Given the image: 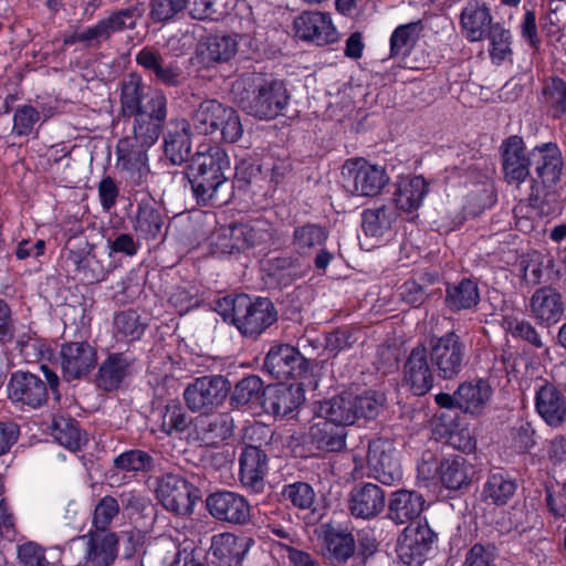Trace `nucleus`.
<instances>
[{
    "label": "nucleus",
    "instance_id": "nucleus-47",
    "mask_svg": "<svg viewBox=\"0 0 566 566\" xmlns=\"http://www.w3.org/2000/svg\"><path fill=\"white\" fill-rule=\"evenodd\" d=\"M266 387L259 376L251 375L239 380L231 395V405L241 407L245 405L261 403L264 399Z\"/></svg>",
    "mask_w": 566,
    "mask_h": 566
},
{
    "label": "nucleus",
    "instance_id": "nucleus-18",
    "mask_svg": "<svg viewBox=\"0 0 566 566\" xmlns=\"http://www.w3.org/2000/svg\"><path fill=\"white\" fill-rule=\"evenodd\" d=\"M305 358L289 344L273 345L268 352L263 370L276 379H289L301 376L305 370Z\"/></svg>",
    "mask_w": 566,
    "mask_h": 566
},
{
    "label": "nucleus",
    "instance_id": "nucleus-43",
    "mask_svg": "<svg viewBox=\"0 0 566 566\" xmlns=\"http://www.w3.org/2000/svg\"><path fill=\"white\" fill-rule=\"evenodd\" d=\"M399 212L392 203L382 205L363 212V229L367 235L380 237L397 221Z\"/></svg>",
    "mask_w": 566,
    "mask_h": 566
},
{
    "label": "nucleus",
    "instance_id": "nucleus-1",
    "mask_svg": "<svg viewBox=\"0 0 566 566\" xmlns=\"http://www.w3.org/2000/svg\"><path fill=\"white\" fill-rule=\"evenodd\" d=\"M502 171L510 185L521 186L530 178L526 200L539 216H557L562 211L558 184L563 157L554 143H545L526 150L517 135L505 138L500 146Z\"/></svg>",
    "mask_w": 566,
    "mask_h": 566
},
{
    "label": "nucleus",
    "instance_id": "nucleus-51",
    "mask_svg": "<svg viewBox=\"0 0 566 566\" xmlns=\"http://www.w3.org/2000/svg\"><path fill=\"white\" fill-rule=\"evenodd\" d=\"M69 260L74 264L78 274L82 275L83 281L95 283L106 279L107 272L95 254L87 253L82 255L71 252Z\"/></svg>",
    "mask_w": 566,
    "mask_h": 566
},
{
    "label": "nucleus",
    "instance_id": "nucleus-25",
    "mask_svg": "<svg viewBox=\"0 0 566 566\" xmlns=\"http://www.w3.org/2000/svg\"><path fill=\"white\" fill-rule=\"evenodd\" d=\"M385 505V492L377 484L370 482L359 483L349 493L348 509L356 518H374L384 511Z\"/></svg>",
    "mask_w": 566,
    "mask_h": 566
},
{
    "label": "nucleus",
    "instance_id": "nucleus-26",
    "mask_svg": "<svg viewBox=\"0 0 566 566\" xmlns=\"http://www.w3.org/2000/svg\"><path fill=\"white\" fill-rule=\"evenodd\" d=\"M164 154L172 165H182L189 159L192 142L191 125L185 118L171 119L164 133Z\"/></svg>",
    "mask_w": 566,
    "mask_h": 566
},
{
    "label": "nucleus",
    "instance_id": "nucleus-59",
    "mask_svg": "<svg viewBox=\"0 0 566 566\" xmlns=\"http://www.w3.org/2000/svg\"><path fill=\"white\" fill-rule=\"evenodd\" d=\"M486 39L490 40V55L493 61L501 63L512 53L510 31L500 23H495Z\"/></svg>",
    "mask_w": 566,
    "mask_h": 566
},
{
    "label": "nucleus",
    "instance_id": "nucleus-23",
    "mask_svg": "<svg viewBox=\"0 0 566 566\" xmlns=\"http://www.w3.org/2000/svg\"><path fill=\"white\" fill-rule=\"evenodd\" d=\"M327 237V232L316 224L308 223L294 230L295 250L302 255H310L316 251L314 264L318 271H325L334 258L333 253L323 248Z\"/></svg>",
    "mask_w": 566,
    "mask_h": 566
},
{
    "label": "nucleus",
    "instance_id": "nucleus-8",
    "mask_svg": "<svg viewBox=\"0 0 566 566\" xmlns=\"http://www.w3.org/2000/svg\"><path fill=\"white\" fill-rule=\"evenodd\" d=\"M428 352L432 367L442 379L455 378L465 365L467 348L461 337L448 332L440 337H432Z\"/></svg>",
    "mask_w": 566,
    "mask_h": 566
},
{
    "label": "nucleus",
    "instance_id": "nucleus-2",
    "mask_svg": "<svg viewBox=\"0 0 566 566\" xmlns=\"http://www.w3.org/2000/svg\"><path fill=\"white\" fill-rule=\"evenodd\" d=\"M230 170L229 156L220 146H201L189 159L186 176L200 205L222 206L231 197L226 177Z\"/></svg>",
    "mask_w": 566,
    "mask_h": 566
},
{
    "label": "nucleus",
    "instance_id": "nucleus-61",
    "mask_svg": "<svg viewBox=\"0 0 566 566\" xmlns=\"http://www.w3.org/2000/svg\"><path fill=\"white\" fill-rule=\"evenodd\" d=\"M112 34L113 33L109 29V25L104 18L101 19L96 24L75 33L72 38V42H83L87 46H97L102 42L108 40Z\"/></svg>",
    "mask_w": 566,
    "mask_h": 566
},
{
    "label": "nucleus",
    "instance_id": "nucleus-9",
    "mask_svg": "<svg viewBox=\"0 0 566 566\" xmlns=\"http://www.w3.org/2000/svg\"><path fill=\"white\" fill-rule=\"evenodd\" d=\"M230 391L229 380L221 375L196 378L185 391L184 399L192 412L208 415L222 406Z\"/></svg>",
    "mask_w": 566,
    "mask_h": 566
},
{
    "label": "nucleus",
    "instance_id": "nucleus-24",
    "mask_svg": "<svg viewBox=\"0 0 566 566\" xmlns=\"http://www.w3.org/2000/svg\"><path fill=\"white\" fill-rule=\"evenodd\" d=\"M436 534L426 524H410L403 531L399 541V556L405 564L421 565L426 554L430 551Z\"/></svg>",
    "mask_w": 566,
    "mask_h": 566
},
{
    "label": "nucleus",
    "instance_id": "nucleus-17",
    "mask_svg": "<svg viewBox=\"0 0 566 566\" xmlns=\"http://www.w3.org/2000/svg\"><path fill=\"white\" fill-rule=\"evenodd\" d=\"M323 556L333 566L345 565L356 552L354 535L345 527L324 523L319 527Z\"/></svg>",
    "mask_w": 566,
    "mask_h": 566
},
{
    "label": "nucleus",
    "instance_id": "nucleus-20",
    "mask_svg": "<svg viewBox=\"0 0 566 566\" xmlns=\"http://www.w3.org/2000/svg\"><path fill=\"white\" fill-rule=\"evenodd\" d=\"M207 509L217 520L243 525L250 521V504L240 494L221 491L207 497Z\"/></svg>",
    "mask_w": 566,
    "mask_h": 566
},
{
    "label": "nucleus",
    "instance_id": "nucleus-16",
    "mask_svg": "<svg viewBox=\"0 0 566 566\" xmlns=\"http://www.w3.org/2000/svg\"><path fill=\"white\" fill-rule=\"evenodd\" d=\"M73 542H80L83 545V558L92 566H109L117 558L119 541L114 532L90 530Z\"/></svg>",
    "mask_w": 566,
    "mask_h": 566
},
{
    "label": "nucleus",
    "instance_id": "nucleus-46",
    "mask_svg": "<svg viewBox=\"0 0 566 566\" xmlns=\"http://www.w3.org/2000/svg\"><path fill=\"white\" fill-rule=\"evenodd\" d=\"M146 86L142 77L135 73L129 74L122 83L120 93V108L124 116H132L133 114L145 111L142 105L145 98Z\"/></svg>",
    "mask_w": 566,
    "mask_h": 566
},
{
    "label": "nucleus",
    "instance_id": "nucleus-3",
    "mask_svg": "<svg viewBox=\"0 0 566 566\" xmlns=\"http://www.w3.org/2000/svg\"><path fill=\"white\" fill-rule=\"evenodd\" d=\"M240 107L259 119H272L286 107L290 95L283 82L266 80L260 73L242 74L232 85Z\"/></svg>",
    "mask_w": 566,
    "mask_h": 566
},
{
    "label": "nucleus",
    "instance_id": "nucleus-33",
    "mask_svg": "<svg viewBox=\"0 0 566 566\" xmlns=\"http://www.w3.org/2000/svg\"><path fill=\"white\" fill-rule=\"evenodd\" d=\"M301 388L277 384L268 386L262 408L266 413L275 418H284L291 415L301 403Z\"/></svg>",
    "mask_w": 566,
    "mask_h": 566
},
{
    "label": "nucleus",
    "instance_id": "nucleus-11",
    "mask_svg": "<svg viewBox=\"0 0 566 566\" xmlns=\"http://www.w3.org/2000/svg\"><path fill=\"white\" fill-rule=\"evenodd\" d=\"M133 135L128 136L144 145L153 146L160 136L167 117V97L161 91H155L145 105V111L133 114Z\"/></svg>",
    "mask_w": 566,
    "mask_h": 566
},
{
    "label": "nucleus",
    "instance_id": "nucleus-50",
    "mask_svg": "<svg viewBox=\"0 0 566 566\" xmlns=\"http://www.w3.org/2000/svg\"><path fill=\"white\" fill-rule=\"evenodd\" d=\"M516 483L514 480L501 474H492L483 489V496L495 505H505L514 495Z\"/></svg>",
    "mask_w": 566,
    "mask_h": 566
},
{
    "label": "nucleus",
    "instance_id": "nucleus-6",
    "mask_svg": "<svg viewBox=\"0 0 566 566\" xmlns=\"http://www.w3.org/2000/svg\"><path fill=\"white\" fill-rule=\"evenodd\" d=\"M41 369L45 376L46 382L31 373L15 371L11 375L8 382V397L13 403L38 409L48 401V388L51 389L55 399H60L59 376L45 365H42Z\"/></svg>",
    "mask_w": 566,
    "mask_h": 566
},
{
    "label": "nucleus",
    "instance_id": "nucleus-60",
    "mask_svg": "<svg viewBox=\"0 0 566 566\" xmlns=\"http://www.w3.org/2000/svg\"><path fill=\"white\" fill-rule=\"evenodd\" d=\"M39 120L40 113L36 108L31 105L19 106L13 115L12 133L17 136H28Z\"/></svg>",
    "mask_w": 566,
    "mask_h": 566
},
{
    "label": "nucleus",
    "instance_id": "nucleus-38",
    "mask_svg": "<svg viewBox=\"0 0 566 566\" xmlns=\"http://www.w3.org/2000/svg\"><path fill=\"white\" fill-rule=\"evenodd\" d=\"M347 430L325 418L310 428V443L323 452H338L346 446Z\"/></svg>",
    "mask_w": 566,
    "mask_h": 566
},
{
    "label": "nucleus",
    "instance_id": "nucleus-56",
    "mask_svg": "<svg viewBox=\"0 0 566 566\" xmlns=\"http://www.w3.org/2000/svg\"><path fill=\"white\" fill-rule=\"evenodd\" d=\"M503 326L514 338L527 342L535 348L544 347V343L539 334L528 321L507 316L503 319Z\"/></svg>",
    "mask_w": 566,
    "mask_h": 566
},
{
    "label": "nucleus",
    "instance_id": "nucleus-29",
    "mask_svg": "<svg viewBox=\"0 0 566 566\" xmlns=\"http://www.w3.org/2000/svg\"><path fill=\"white\" fill-rule=\"evenodd\" d=\"M239 465L243 486L254 492L262 491L269 470L266 453L262 449L245 447L241 452Z\"/></svg>",
    "mask_w": 566,
    "mask_h": 566
},
{
    "label": "nucleus",
    "instance_id": "nucleus-39",
    "mask_svg": "<svg viewBox=\"0 0 566 566\" xmlns=\"http://www.w3.org/2000/svg\"><path fill=\"white\" fill-rule=\"evenodd\" d=\"M492 396L488 381H464L458 388V409L471 415H481Z\"/></svg>",
    "mask_w": 566,
    "mask_h": 566
},
{
    "label": "nucleus",
    "instance_id": "nucleus-32",
    "mask_svg": "<svg viewBox=\"0 0 566 566\" xmlns=\"http://www.w3.org/2000/svg\"><path fill=\"white\" fill-rule=\"evenodd\" d=\"M423 496L410 490H398L391 493L388 501L387 516L395 524H406L418 518L424 509Z\"/></svg>",
    "mask_w": 566,
    "mask_h": 566
},
{
    "label": "nucleus",
    "instance_id": "nucleus-7",
    "mask_svg": "<svg viewBox=\"0 0 566 566\" xmlns=\"http://www.w3.org/2000/svg\"><path fill=\"white\" fill-rule=\"evenodd\" d=\"M344 187L353 196L376 197L389 184L385 167L364 158L347 160L343 166Z\"/></svg>",
    "mask_w": 566,
    "mask_h": 566
},
{
    "label": "nucleus",
    "instance_id": "nucleus-30",
    "mask_svg": "<svg viewBox=\"0 0 566 566\" xmlns=\"http://www.w3.org/2000/svg\"><path fill=\"white\" fill-rule=\"evenodd\" d=\"M230 235L237 244V251L256 247H266L275 237L274 226L265 219H254L245 223H234Z\"/></svg>",
    "mask_w": 566,
    "mask_h": 566
},
{
    "label": "nucleus",
    "instance_id": "nucleus-27",
    "mask_svg": "<svg viewBox=\"0 0 566 566\" xmlns=\"http://www.w3.org/2000/svg\"><path fill=\"white\" fill-rule=\"evenodd\" d=\"M462 34L470 42H479L486 39L488 33L495 25L489 6L483 1H470L460 14Z\"/></svg>",
    "mask_w": 566,
    "mask_h": 566
},
{
    "label": "nucleus",
    "instance_id": "nucleus-28",
    "mask_svg": "<svg viewBox=\"0 0 566 566\" xmlns=\"http://www.w3.org/2000/svg\"><path fill=\"white\" fill-rule=\"evenodd\" d=\"M535 409L551 427H558L566 418V397L554 384L545 381L535 391Z\"/></svg>",
    "mask_w": 566,
    "mask_h": 566
},
{
    "label": "nucleus",
    "instance_id": "nucleus-31",
    "mask_svg": "<svg viewBox=\"0 0 566 566\" xmlns=\"http://www.w3.org/2000/svg\"><path fill=\"white\" fill-rule=\"evenodd\" d=\"M530 306L537 324L546 327L559 322L565 312L562 295L552 287L538 289L532 295Z\"/></svg>",
    "mask_w": 566,
    "mask_h": 566
},
{
    "label": "nucleus",
    "instance_id": "nucleus-5",
    "mask_svg": "<svg viewBox=\"0 0 566 566\" xmlns=\"http://www.w3.org/2000/svg\"><path fill=\"white\" fill-rule=\"evenodd\" d=\"M193 128L202 135H219L224 143H235L243 134V126L238 112L217 99L201 102L193 112Z\"/></svg>",
    "mask_w": 566,
    "mask_h": 566
},
{
    "label": "nucleus",
    "instance_id": "nucleus-58",
    "mask_svg": "<svg viewBox=\"0 0 566 566\" xmlns=\"http://www.w3.org/2000/svg\"><path fill=\"white\" fill-rule=\"evenodd\" d=\"M543 95L555 117L566 113V83L564 80L559 77L548 78L544 84Z\"/></svg>",
    "mask_w": 566,
    "mask_h": 566
},
{
    "label": "nucleus",
    "instance_id": "nucleus-21",
    "mask_svg": "<svg viewBox=\"0 0 566 566\" xmlns=\"http://www.w3.org/2000/svg\"><path fill=\"white\" fill-rule=\"evenodd\" d=\"M293 28L297 38L317 45H325L337 40V31L328 13L305 11L295 18Z\"/></svg>",
    "mask_w": 566,
    "mask_h": 566
},
{
    "label": "nucleus",
    "instance_id": "nucleus-42",
    "mask_svg": "<svg viewBox=\"0 0 566 566\" xmlns=\"http://www.w3.org/2000/svg\"><path fill=\"white\" fill-rule=\"evenodd\" d=\"M128 360L123 354L109 355L99 366L96 385L105 390L116 389L128 374Z\"/></svg>",
    "mask_w": 566,
    "mask_h": 566
},
{
    "label": "nucleus",
    "instance_id": "nucleus-44",
    "mask_svg": "<svg viewBox=\"0 0 566 566\" xmlns=\"http://www.w3.org/2000/svg\"><path fill=\"white\" fill-rule=\"evenodd\" d=\"M189 423L190 419L185 408L177 400H170L158 409L156 424L166 436L184 432Z\"/></svg>",
    "mask_w": 566,
    "mask_h": 566
},
{
    "label": "nucleus",
    "instance_id": "nucleus-53",
    "mask_svg": "<svg viewBox=\"0 0 566 566\" xmlns=\"http://www.w3.org/2000/svg\"><path fill=\"white\" fill-rule=\"evenodd\" d=\"M420 30V21L397 27L390 36V55H406L412 48Z\"/></svg>",
    "mask_w": 566,
    "mask_h": 566
},
{
    "label": "nucleus",
    "instance_id": "nucleus-22",
    "mask_svg": "<svg viewBox=\"0 0 566 566\" xmlns=\"http://www.w3.org/2000/svg\"><path fill=\"white\" fill-rule=\"evenodd\" d=\"M424 346H416L403 365V381L417 396H423L433 387L434 375Z\"/></svg>",
    "mask_w": 566,
    "mask_h": 566
},
{
    "label": "nucleus",
    "instance_id": "nucleus-12",
    "mask_svg": "<svg viewBox=\"0 0 566 566\" xmlns=\"http://www.w3.org/2000/svg\"><path fill=\"white\" fill-rule=\"evenodd\" d=\"M96 349L87 342H66L61 345L59 364L65 381L86 377L96 366Z\"/></svg>",
    "mask_w": 566,
    "mask_h": 566
},
{
    "label": "nucleus",
    "instance_id": "nucleus-41",
    "mask_svg": "<svg viewBox=\"0 0 566 566\" xmlns=\"http://www.w3.org/2000/svg\"><path fill=\"white\" fill-rule=\"evenodd\" d=\"M238 49L237 41L230 35H212L199 44L198 55L201 62L210 65L212 63L227 62L234 56Z\"/></svg>",
    "mask_w": 566,
    "mask_h": 566
},
{
    "label": "nucleus",
    "instance_id": "nucleus-45",
    "mask_svg": "<svg viewBox=\"0 0 566 566\" xmlns=\"http://www.w3.org/2000/svg\"><path fill=\"white\" fill-rule=\"evenodd\" d=\"M479 301L478 284L470 279H463L459 283L447 287L446 304L451 311L470 310L476 306Z\"/></svg>",
    "mask_w": 566,
    "mask_h": 566
},
{
    "label": "nucleus",
    "instance_id": "nucleus-57",
    "mask_svg": "<svg viewBox=\"0 0 566 566\" xmlns=\"http://www.w3.org/2000/svg\"><path fill=\"white\" fill-rule=\"evenodd\" d=\"M282 496L298 510H312L316 494L313 488L305 482L287 484L282 490Z\"/></svg>",
    "mask_w": 566,
    "mask_h": 566
},
{
    "label": "nucleus",
    "instance_id": "nucleus-19",
    "mask_svg": "<svg viewBox=\"0 0 566 566\" xmlns=\"http://www.w3.org/2000/svg\"><path fill=\"white\" fill-rule=\"evenodd\" d=\"M149 147V145H144L127 136L118 140L116 147L118 165L136 186H143L147 181L149 175L147 150Z\"/></svg>",
    "mask_w": 566,
    "mask_h": 566
},
{
    "label": "nucleus",
    "instance_id": "nucleus-40",
    "mask_svg": "<svg viewBox=\"0 0 566 566\" xmlns=\"http://www.w3.org/2000/svg\"><path fill=\"white\" fill-rule=\"evenodd\" d=\"M474 469L462 455L444 459L439 467L442 485L449 490H461L469 486Z\"/></svg>",
    "mask_w": 566,
    "mask_h": 566
},
{
    "label": "nucleus",
    "instance_id": "nucleus-14",
    "mask_svg": "<svg viewBox=\"0 0 566 566\" xmlns=\"http://www.w3.org/2000/svg\"><path fill=\"white\" fill-rule=\"evenodd\" d=\"M193 486L182 476L165 474L158 479L156 494L163 506L178 515L192 512L195 504Z\"/></svg>",
    "mask_w": 566,
    "mask_h": 566
},
{
    "label": "nucleus",
    "instance_id": "nucleus-48",
    "mask_svg": "<svg viewBox=\"0 0 566 566\" xmlns=\"http://www.w3.org/2000/svg\"><path fill=\"white\" fill-rule=\"evenodd\" d=\"M54 440L71 451H77L86 443L75 420L64 417L55 418L52 427Z\"/></svg>",
    "mask_w": 566,
    "mask_h": 566
},
{
    "label": "nucleus",
    "instance_id": "nucleus-55",
    "mask_svg": "<svg viewBox=\"0 0 566 566\" xmlns=\"http://www.w3.org/2000/svg\"><path fill=\"white\" fill-rule=\"evenodd\" d=\"M119 513L118 501L111 496H103L95 505L92 517L93 530L111 532L109 526Z\"/></svg>",
    "mask_w": 566,
    "mask_h": 566
},
{
    "label": "nucleus",
    "instance_id": "nucleus-54",
    "mask_svg": "<svg viewBox=\"0 0 566 566\" xmlns=\"http://www.w3.org/2000/svg\"><path fill=\"white\" fill-rule=\"evenodd\" d=\"M114 465L123 471L149 472L155 465V460L150 453L139 449H133L116 457L114 459Z\"/></svg>",
    "mask_w": 566,
    "mask_h": 566
},
{
    "label": "nucleus",
    "instance_id": "nucleus-49",
    "mask_svg": "<svg viewBox=\"0 0 566 566\" xmlns=\"http://www.w3.org/2000/svg\"><path fill=\"white\" fill-rule=\"evenodd\" d=\"M146 328V324L142 322L140 315L136 311H124L114 317V331L116 337L134 342L139 339Z\"/></svg>",
    "mask_w": 566,
    "mask_h": 566
},
{
    "label": "nucleus",
    "instance_id": "nucleus-34",
    "mask_svg": "<svg viewBox=\"0 0 566 566\" xmlns=\"http://www.w3.org/2000/svg\"><path fill=\"white\" fill-rule=\"evenodd\" d=\"M427 193L428 184L421 176L401 177L396 184L391 203L398 212H412L420 208Z\"/></svg>",
    "mask_w": 566,
    "mask_h": 566
},
{
    "label": "nucleus",
    "instance_id": "nucleus-36",
    "mask_svg": "<svg viewBox=\"0 0 566 566\" xmlns=\"http://www.w3.org/2000/svg\"><path fill=\"white\" fill-rule=\"evenodd\" d=\"M233 429V417L228 412H222L210 418H197L193 431L196 440L207 446H213L229 439Z\"/></svg>",
    "mask_w": 566,
    "mask_h": 566
},
{
    "label": "nucleus",
    "instance_id": "nucleus-62",
    "mask_svg": "<svg viewBox=\"0 0 566 566\" xmlns=\"http://www.w3.org/2000/svg\"><path fill=\"white\" fill-rule=\"evenodd\" d=\"M19 563L22 566H49L45 551L35 542H25L17 547Z\"/></svg>",
    "mask_w": 566,
    "mask_h": 566
},
{
    "label": "nucleus",
    "instance_id": "nucleus-63",
    "mask_svg": "<svg viewBox=\"0 0 566 566\" xmlns=\"http://www.w3.org/2000/svg\"><path fill=\"white\" fill-rule=\"evenodd\" d=\"M273 437V431L269 426L260 422H253L244 428L242 440L245 447L262 449L268 446Z\"/></svg>",
    "mask_w": 566,
    "mask_h": 566
},
{
    "label": "nucleus",
    "instance_id": "nucleus-35",
    "mask_svg": "<svg viewBox=\"0 0 566 566\" xmlns=\"http://www.w3.org/2000/svg\"><path fill=\"white\" fill-rule=\"evenodd\" d=\"M133 229L140 239L157 240L165 235V217L154 202L142 201L133 219Z\"/></svg>",
    "mask_w": 566,
    "mask_h": 566
},
{
    "label": "nucleus",
    "instance_id": "nucleus-4",
    "mask_svg": "<svg viewBox=\"0 0 566 566\" xmlns=\"http://www.w3.org/2000/svg\"><path fill=\"white\" fill-rule=\"evenodd\" d=\"M384 397L375 392L355 396L344 394L319 402L317 413L321 418L346 429L358 419H375L384 406Z\"/></svg>",
    "mask_w": 566,
    "mask_h": 566
},
{
    "label": "nucleus",
    "instance_id": "nucleus-13",
    "mask_svg": "<svg viewBox=\"0 0 566 566\" xmlns=\"http://www.w3.org/2000/svg\"><path fill=\"white\" fill-rule=\"evenodd\" d=\"M367 463L373 476L391 485L402 478V470L394 443L387 439H374L368 444Z\"/></svg>",
    "mask_w": 566,
    "mask_h": 566
},
{
    "label": "nucleus",
    "instance_id": "nucleus-37",
    "mask_svg": "<svg viewBox=\"0 0 566 566\" xmlns=\"http://www.w3.org/2000/svg\"><path fill=\"white\" fill-rule=\"evenodd\" d=\"M253 541L231 533H223L212 538L211 551L224 566H240Z\"/></svg>",
    "mask_w": 566,
    "mask_h": 566
},
{
    "label": "nucleus",
    "instance_id": "nucleus-52",
    "mask_svg": "<svg viewBox=\"0 0 566 566\" xmlns=\"http://www.w3.org/2000/svg\"><path fill=\"white\" fill-rule=\"evenodd\" d=\"M144 9L139 3L129 4L126 8L112 11L105 20L112 33L134 30L142 19Z\"/></svg>",
    "mask_w": 566,
    "mask_h": 566
},
{
    "label": "nucleus",
    "instance_id": "nucleus-64",
    "mask_svg": "<svg viewBox=\"0 0 566 566\" xmlns=\"http://www.w3.org/2000/svg\"><path fill=\"white\" fill-rule=\"evenodd\" d=\"M494 546L475 544L467 554L465 566H496Z\"/></svg>",
    "mask_w": 566,
    "mask_h": 566
},
{
    "label": "nucleus",
    "instance_id": "nucleus-10",
    "mask_svg": "<svg viewBox=\"0 0 566 566\" xmlns=\"http://www.w3.org/2000/svg\"><path fill=\"white\" fill-rule=\"evenodd\" d=\"M277 319L274 304L266 297L252 301L248 295L239 302L235 327L244 337L256 338Z\"/></svg>",
    "mask_w": 566,
    "mask_h": 566
},
{
    "label": "nucleus",
    "instance_id": "nucleus-15",
    "mask_svg": "<svg viewBox=\"0 0 566 566\" xmlns=\"http://www.w3.org/2000/svg\"><path fill=\"white\" fill-rule=\"evenodd\" d=\"M136 63L154 74L155 81L168 87H179L187 81V74L178 61L166 62L159 50L144 46L135 56Z\"/></svg>",
    "mask_w": 566,
    "mask_h": 566
}]
</instances>
